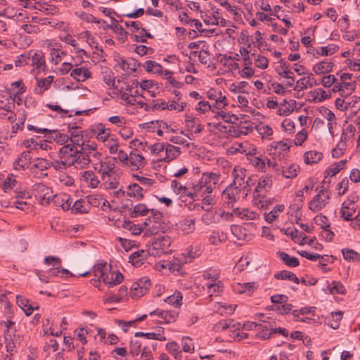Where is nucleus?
I'll return each instance as SVG.
<instances>
[{"mask_svg": "<svg viewBox=\"0 0 360 360\" xmlns=\"http://www.w3.org/2000/svg\"><path fill=\"white\" fill-rule=\"evenodd\" d=\"M16 302L27 316H30L34 309H39V306H32L26 298L20 295L16 296Z\"/></svg>", "mask_w": 360, "mask_h": 360, "instance_id": "obj_36", "label": "nucleus"}, {"mask_svg": "<svg viewBox=\"0 0 360 360\" xmlns=\"http://www.w3.org/2000/svg\"><path fill=\"white\" fill-rule=\"evenodd\" d=\"M275 277L277 279H281V280H288L293 281L295 283H299V279L296 276V275L289 271H281L275 274Z\"/></svg>", "mask_w": 360, "mask_h": 360, "instance_id": "obj_63", "label": "nucleus"}, {"mask_svg": "<svg viewBox=\"0 0 360 360\" xmlns=\"http://www.w3.org/2000/svg\"><path fill=\"white\" fill-rule=\"evenodd\" d=\"M339 50V46L336 44H328L326 46H321L316 49V53L323 56H328L334 54Z\"/></svg>", "mask_w": 360, "mask_h": 360, "instance_id": "obj_52", "label": "nucleus"}, {"mask_svg": "<svg viewBox=\"0 0 360 360\" xmlns=\"http://www.w3.org/2000/svg\"><path fill=\"white\" fill-rule=\"evenodd\" d=\"M236 304H226V303H216L213 307V311L216 313H219L221 315L228 316L232 314L235 309Z\"/></svg>", "mask_w": 360, "mask_h": 360, "instance_id": "obj_37", "label": "nucleus"}, {"mask_svg": "<svg viewBox=\"0 0 360 360\" xmlns=\"http://www.w3.org/2000/svg\"><path fill=\"white\" fill-rule=\"evenodd\" d=\"M102 184L105 189H115L117 188L119 181L113 173L101 176Z\"/></svg>", "mask_w": 360, "mask_h": 360, "instance_id": "obj_41", "label": "nucleus"}, {"mask_svg": "<svg viewBox=\"0 0 360 360\" xmlns=\"http://www.w3.org/2000/svg\"><path fill=\"white\" fill-rule=\"evenodd\" d=\"M320 112L323 117L327 120V127L329 132L333 134V127L336 126V117L335 114L328 108H324L321 110Z\"/></svg>", "mask_w": 360, "mask_h": 360, "instance_id": "obj_35", "label": "nucleus"}, {"mask_svg": "<svg viewBox=\"0 0 360 360\" xmlns=\"http://www.w3.org/2000/svg\"><path fill=\"white\" fill-rule=\"evenodd\" d=\"M150 287V280L146 277L141 278L137 282L132 284L129 295L132 299H138L143 296L148 290Z\"/></svg>", "mask_w": 360, "mask_h": 360, "instance_id": "obj_14", "label": "nucleus"}, {"mask_svg": "<svg viewBox=\"0 0 360 360\" xmlns=\"http://www.w3.org/2000/svg\"><path fill=\"white\" fill-rule=\"evenodd\" d=\"M115 66L126 72H134L136 70V61L132 58H120L117 60Z\"/></svg>", "mask_w": 360, "mask_h": 360, "instance_id": "obj_30", "label": "nucleus"}, {"mask_svg": "<svg viewBox=\"0 0 360 360\" xmlns=\"http://www.w3.org/2000/svg\"><path fill=\"white\" fill-rule=\"evenodd\" d=\"M69 132L70 135L69 136V139L71 141L70 144H74L76 146H80L83 143V136L82 134V131L78 129L77 127H72Z\"/></svg>", "mask_w": 360, "mask_h": 360, "instance_id": "obj_44", "label": "nucleus"}, {"mask_svg": "<svg viewBox=\"0 0 360 360\" xmlns=\"http://www.w3.org/2000/svg\"><path fill=\"white\" fill-rule=\"evenodd\" d=\"M328 290L330 293L335 294H345L346 289L343 284L339 281H333L328 286Z\"/></svg>", "mask_w": 360, "mask_h": 360, "instance_id": "obj_64", "label": "nucleus"}, {"mask_svg": "<svg viewBox=\"0 0 360 360\" xmlns=\"http://www.w3.org/2000/svg\"><path fill=\"white\" fill-rule=\"evenodd\" d=\"M346 162L347 160H342L339 162L332 164L326 170L328 175L330 176L336 175L345 167Z\"/></svg>", "mask_w": 360, "mask_h": 360, "instance_id": "obj_60", "label": "nucleus"}, {"mask_svg": "<svg viewBox=\"0 0 360 360\" xmlns=\"http://www.w3.org/2000/svg\"><path fill=\"white\" fill-rule=\"evenodd\" d=\"M246 170L240 167H235L233 172L232 175L233 178V182L231 186H234L239 188V190H243V186L245 184V179H246Z\"/></svg>", "mask_w": 360, "mask_h": 360, "instance_id": "obj_21", "label": "nucleus"}, {"mask_svg": "<svg viewBox=\"0 0 360 360\" xmlns=\"http://www.w3.org/2000/svg\"><path fill=\"white\" fill-rule=\"evenodd\" d=\"M93 133L98 142L103 144L105 143L106 141L111 138L113 135L111 130L109 128L105 127L103 124H98L94 130Z\"/></svg>", "mask_w": 360, "mask_h": 360, "instance_id": "obj_24", "label": "nucleus"}, {"mask_svg": "<svg viewBox=\"0 0 360 360\" xmlns=\"http://www.w3.org/2000/svg\"><path fill=\"white\" fill-rule=\"evenodd\" d=\"M316 85V80L311 74H307L298 79L293 89L296 91H302Z\"/></svg>", "mask_w": 360, "mask_h": 360, "instance_id": "obj_23", "label": "nucleus"}, {"mask_svg": "<svg viewBox=\"0 0 360 360\" xmlns=\"http://www.w3.org/2000/svg\"><path fill=\"white\" fill-rule=\"evenodd\" d=\"M333 68V63L329 59H325L316 63L312 70L316 75H321L328 74L330 72Z\"/></svg>", "mask_w": 360, "mask_h": 360, "instance_id": "obj_27", "label": "nucleus"}, {"mask_svg": "<svg viewBox=\"0 0 360 360\" xmlns=\"http://www.w3.org/2000/svg\"><path fill=\"white\" fill-rule=\"evenodd\" d=\"M250 86L247 82H240L237 83H231L229 86V90L235 94L239 95L241 94H248Z\"/></svg>", "mask_w": 360, "mask_h": 360, "instance_id": "obj_42", "label": "nucleus"}, {"mask_svg": "<svg viewBox=\"0 0 360 360\" xmlns=\"http://www.w3.org/2000/svg\"><path fill=\"white\" fill-rule=\"evenodd\" d=\"M335 105L342 111H349L352 116L356 115L360 110V98L352 96H343L335 100Z\"/></svg>", "mask_w": 360, "mask_h": 360, "instance_id": "obj_5", "label": "nucleus"}, {"mask_svg": "<svg viewBox=\"0 0 360 360\" xmlns=\"http://www.w3.org/2000/svg\"><path fill=\"white\" fill-rule=\"evenodd\" d=\"M342 318V314L341 311L333 312L328 319V325L333 329H337L340 326Z\"/></svg>", "mask_w": 360, "mask_h": 360, "instance_id": "obj_59", "label": "nucleus"}, {"mask_svg": "<svg viewBox=\"0 0 360 360\" xmlns=\"http://www.w3.org/2000/svg\"><path fill=\"white\" fill-rule=\"evenodd\" d=\"M233 213L235 216L244 220H256L259 218L257 212L246 208H235Z\"/></svg>", "mask_w": 360, "mask_h": 360, "instance_id": "obj_31", "label": "nucleus"}, {"mask_svg": "<svg viewBox=\"0 0 360 360\" xmlns=\"http://www.w3.org/2000/svg\"><path fill=\"white\" fill-rule=\"evenodd\" d=\"M272 183L273 179L271 174H264L262 175L258 180L257 187L255 188V192L258 193V196H262L264 193L270 189L272 186Z\"/></svg>", "mask_w": 360, "mask_h": 360, "instance_id": "obj_17", "label": "nucleus"}, {"mask_svg": "<svg viewBox=\"0 0 360 360\" xmlns=\"http://www.w3.org/2000/svg\"><path fill=\"white\" fill-rule=\"evenodd\" d=\"M241 191L234 186L230 185L223 192L222 198L225 203L232 205L238 198Z\"/></svg>", "mask_w": 360, "mask_h": 360, "instance_id": "obj_26", "label": "nucleus"}, {"mask_svg": "<svg viewBox=\"0 0 360 360\" xmlns=\"http://www.w3.org/2000/svg\"><path fill=\"white\" fill-rule=\"evenodd\" d=\"M27 54V65L33 68L30 70L32 74H38L44 69L45 58L41 51H37L34 53L29 52Z\"/></svg>", "mask_w": 360, "mask_h": 360, "instance_id": "obj_11", "label": "nucleus"}, {"mask_svg": "<svg viewBox=\"0 0 360 360\" xmlns=\"http://www.w3.org/2000/svg\"><path fill=\"white\" fill-rule=\"evenodd\" d=\"M13 108L14 102L10 96L8 95L0 96V108L7 112L8 120L12 121L14 120L15 114L12 111Z\"/></svg>", "mask_w": 360, "mask_h": 360, "instance_id": "obj_22", "label": "nucleus"}, {"mask_svg": "<svg viewBox=\"0 0 360 360\" xmlns=\"http://www.w3.org/2000/svg\"><path fill=\"white\" fill-rule=\"evenodd\" d=\"M93 274L95 278L90 281L91 284L100 290H103L100 286L101 281L108 288H112L121 283L124 280V276L119 271L111 269L104 262H98L94 266Z\"/></svg>", "mask_w": 360, "mask_h": 360, "instance_id": "obj_1", "label": "nucleus"}, {"mask_svg": "<svg viewBox=\"0 0 360 360\" xmlns=\"http://www.w3.org/2000/svg\"><path fill=\"white\" fill-rule=\"evenodd\" d=\"M300 172V166L290 163L286 164L280 168L279 172H275L276 176L281 175L283 177L286 179H294L295 178Z\"/></svg>", "mask_w": 360, "mask_h": 360, "instance_id": "obj_16", "label": "nucleus"}, {"mask_svg": "<svg viewBox=\"0 0 360 360\" xmlns=\"http://www.w3.org/2000/svg\"><path fill=\"white\" fill-rule=\"evenodd\" d=\"M180 148L172 144H167L165 150V156L162 158L165 162H169L176 159L181 154Z\"/></svg>", "mask_w": 360, "mask_h": 360, "instance_id": "obj_32", "label": "nucleus"}, {"mask_svg": "<svg viewBox=\"0 0 360 360\" xmlns=\"http://www.w3.org/2000/svg\"><path fill=\"white\" fill-rule=\"evenodd\" d=\"M259 287L257 282L236 283L233 285V290L238 294L252 295Z\"/></svg>", "mask_w": 360, "mask_h": 360, "instance_id": "obj_18", "label": "nucleus"}, {"mask_svg": "<svg viewBox=\"0 0 360 360\" xmlns=\"http://www.w3.org/2000/svg\"><path fill=\"white\" fill-rule=\"evenodd\" d=\"M347 148V134H342L340 141L336 147L332 150V156L335 158H340Z\"/></svg>", "mask_w": 360, "mask_h": 360, "instance_id": "obj_45", "label": "nucleus"}, {"mask_svg": "<svg viewBox=\"0 0 360 360\" xmlns=\"http://www.w3.org/2000/svg\"><path fill=\"white\" fill-rule=\"evenodd\" d=\"M358 196L356 194L349 195L347 198L342 202L340 209V214L346 221H353V215L355 213L358 201Z\"/></svg>", "mask_w": 360, "mask_h": 360, "instance_id": "obj_9", "label": "nucleus"}, {"mask_svg": "<svg viewBox=\"0 0 360 360\" xmlns=\"http://www.w3.org/2000/svg\"><path fill=\"white\" fill-rule=\"evenodd\" d=\"M32 156L30 151H25L22 153L18 159L13 163V167L15 169H25L29 167L32 164Z\"/></svg>", "mask_w": 360, "mask_h": 360, "instance_id": "obj_20", "label": "nucleus"}, {"mask_svg": "<svg viewBox=\"0 0 360 360\" xmlns=\"http://www.w3.org/2000/svg\"><path fill=\"white\" fill-rule=\"evenodd\" d=\"M49 131L50 133L49 138L53 139L56 143H58L59 145H63V144L65 145V143L69 140V136L65 134L60 133L58 131Z\"/></svg>", "mask_w": 360, "mask_h": 360, "instance_id": "obj_55", "label": "nucleus"}, {"mask_svg": "<svg viewBox=\"0 0 360 360\" xmlns=\"http://www.w3.org/2000/svg\"><path fill=\"white\" fill-rule=\"evenodd\" d=\"M200 255V248L198 245H191L186 252L174 257V264H181L191 262L194 258Z\"/></svg>", "mask_w": 360, "mask_h": 360, "instance_id": "obj_13", "label": "nucleus"}, {"mask_svg": "<svg viewBox=\"0 0 360 360\" xmlns=\"http://www.w3.org/2000/svg\"><path fill=\"white\" fill-rule=\"evenodd\" d=\"M53 202L56 205L61 207L63 210H69L72 204V200L67 194L54 195Z\"/></svg>", "mask_w": 360, "mask_h": 360, "instance_id": "obj_33", "label": "nucleus"}, {"mask_svg": "<svg viewBox=\"0 0 360 360\" xmlns=\"http://www.w3.org/2000/svg\"><path fill=\"white\" fill-rule=\"evenodd\" d=\"M183 295L180 292H176L173 295L167 297L165 301L168 304L178 308L181 306Z\"/></svg>", "mask_w": 360, "mask_h": 360, "instance_id": "obj_54", "label": "nucleus"}, {"mask_svg": "<svg viewBox=\"0 0 360 360\" xmlns=\"http://www.w3.org/2000/svg\"><path fill=\"white\" fill-rule=\"evenodd\" d=\"M83 150H79L78 146L74 144H65L58 152V158H62L66 165L75 168H84L87 166L91 160L89 156Z\"/></svg>", "mask_w": 360, "mask_h": 360, "instance_id": "obj_2", "label": "nucleus"}, {"mask_svg": "<svg viewBox=\"0 0 360 360\" xmlns=\"http://www.w3.org/2000/svg\"><path fill=\"white\" fill-rule=\"evenodd\" d=\"M233 148L236 152L240 153H245L247 155H255L257 149L251 146L248 143H238L236 142L233 144Z\"/></svg>", "mask_w": 360, "mask_h": 360, "instance_id": "obj_38", "label": "nucleus"}, {"mask_svg": "<svg viewBox=\"0 0 360 360\" xmlns=\"http://www.w3.org/2000/svg\"><path fill=\"white\" fill-rule=\"evenodd\" d=\"M250 156V161L251 164L259 172L266 173L269 169H271L274 172L280 171V167L276 161L266 157H258L255 156V155Z\"/></svg>", "mask_w": 360, "mask_h": 360, "instance_id": "obj_6", "label": "nucleus"}, {"mask_svg": "<svg viewBox=\"0 0 360 360\" xmlns=\"http://www.w3.org/2000/svg\"><path fill=\"white\" fill-rule=\"evenodd\" d=\"M143 67L147 72L159 75L162 71V66L153 60H147L143 64Z\"/></svg>", "mask_w": 360, "mask_h": 360, "instance_id": "obj_53", "label": "nucleus"}, {"mask_svg": "<svg viewBox=\"0 0 360 360\" xmlns=\"http://www.w3.org/2000/svg\"><path fill=\"white\" fill-rule=\"evenodd\" d=\"M186 127L188 129L195 134L200 133L203 129V126L200 123L199 120L194 118L186 120Z\"/></svg>", "mask_w": 360, "mask_h": 360, "instance_id": "obj_56", "label": "nucleus"}, {"mask_svg": "<svg viewBox=\"0 0 360 360\" xmlns=\"http://www.w3.org/2000/svg\"><path fill=\"white\" fill-rule=\"evenodd\" d=\"M93 167L101 176L114 173L115 164L110 160L105 159L104 160L95 162L93 163Z\"/></svg>", "mask_w": 360, "mask_h": 360, "instance_id": "obj_19", "label": "nucleus"}, {"mask_svg": "<svg viewBox=\"0 0 360 360\" xmlns=\"http://www.w3.org/2000/svg\"><path fill=\"white\" fill-rule=\"evenodd\" d=\"M240 327V323H234L233 320H223L216 323L214 329L217 332H220L229 328H233V330L239 329Z\"/></svg>", "mask_w": 360, "mask_h": 360, "instance_id": "obj_39", "label": "nucleus"}, {"mask_svg": "<svg viewBox=\"0 0 360 360\" xmlns=\"http://www.w3.org/2000/svg\"><path fill=\"white\" fill-rule=\"evenodd\" d=\"M75 68L70 72V76L77 82H84L91 77V72L86 68L75 65Z\"/></svg>", "mask_w": 360, "mask_h": 360, "instance_id": "obj_28", "label": "nucleus"}, {"mask_svg": "<svg viewBox=\"0 0 360 360\" xmlns=\"http://www.w3.org/2000/svg\"><path fill=\"white\" fill-rule=\"evenodd\" d=\"M278 74L283 78L294 81L293 72L291 70L290 64L282 63L276 69Z\"/></svg>", "mask_w": 360, "mask_h": 360, "instance_id": "obj_48", "label": "nucleus"}, {"mask_svg": "<svg viewBox=\"0 0 360 360\" xmlns=\"http://www.w3.org/2000/svg\"><path fill=\"white\" fill-rule=\"evenodd\" d=\"M33 194L39 200L41 205H47L51 200L53 201L52 190L43 184H36L32 187Z\"/></svg>", "mask_w": 360, "mask_h": 360, "instance_id": "obj_12", "label": "nucleus"}, {"mask_svg": "<svg viewBox=\"0 0 360 360\" xmlns=\"http://www.w3.org/2000/svg\"><path fill=\"white\" fill-rule=\"evenodd\" d=\"M322 158V153L316 150L306 152L304 155V162L307 165L316 164Z\"/></svg>", "mask_w": 360, "mask_h": 360, "instance_id": "obj_47", "label": "nucleus"}, {"mask_svg": "<svg viewBox=\"0 0 360 360\" xmlns=\"http://www.w3.org/2000/svg\"><path fill=\"white\" fill-rule=\"evenodd\" d=\"M171 245V240L167 236H160L157 237L150 248H149V254L154 257H160L163 254L167 253Z\"/></svg>", "mask_w": 360, "mask_h": 360, "instance_id": "obj_7", "label": "nucleus"}, {"mask_svg": "<svg viewBox=\"0 0 360 360\" xmlns=\"http://www.w3.org/2000/svg\"><path fill=\"white\" fill-rule=\"evenodd\" d=\"M146 164V160L138 150H131L129 153L128 165L126 166V168L138 170L144 167Z\"/></svg>", "mask_w": 360, "mask_h": 360, "instance_id": "obj_15", "label": "nucleus"}, {"mask_svg": "<svg viewBox=\"0 0 360 360\" xmlns=\"http://www.w3.org/2000/svg\"><path fill=\"white\" fill-rule=\"evenodd\" d=\"M295 106V101H283L278 105L277 114L280 116H288L293 112Z\"/></svg>", "mask_w": 360, "mask_h": 360, "instance_id": "obj_40", "label": "nucleus"}, {"mask_svg": "<svg viewBox=\"0 0 360 360\" xmlns=\"http://www.w3.org/2000/svg\"><path fill=\"white\" fill-rule=\"evenodd\" d=\"M129 215L131 217L148 215L150 222H152L153 219L155 223L150 228L152 229L151 233L155 234L158 232V226L160 225L159 224L162 218V214L160 212L148 208L146 204L139 203L130 209Z\"/></svg>", "mask_w": 360, "mask_h": 360, "instance_id": "obj_3", "label": "nucleus"}, {"mask_svg": "<svg viewBox=\"0 0 360 360\" xmlns=\"http://www.w3.org/2000/svg\"><path fill=\"white\" fill-rule=\"evenodd\" d=\"M143 190L137 184H131L127 188V195L131 198H134L136 200H141L143 197Z\"/></svg>", "mask_w": 360, "mask_h": 360, "instance_id": "obj_43", "label": "nucleus"}, {"mask_svg": "<svg viewBox=\"0 0 360 360\" xmlns=\"http://www.w3.org/2000/svg\"><path fill=\"white\" fill-rule=\"evenodd\" d=\"M343 258L349 262L360 261V254L354 250L349 248H343L342 250Z\"/></svg>", "mask_w": 360, "mask_h": 360, "instance_id": "obj_51", "label": "nucleus"}, {"mask_svg": "<svg viewBox=\"0 0 360 360\" xmlns=\"http://www.w3.org/2000/svg\"><path fill=\"white\" fill-rule=\"evenodd\" d=\"M103 146L108 149L110 155H115L117 153V149L120 147V141L117 136L113 134Z\"/></svg>", "mask_w": 360, "mask_h": 360, "instance_id": "obj_50", "label": "nucleus"}, {"mask_svg": "<svg viewBox=\"0 0 360 360\" xmlns=\"http://www.w3.org/2000/svg\"><path fill=\"white\" fill-rule=\"evenodd\" d=\"M221 63H223L224 65L226 66L231 72L237 71L238 72L240 69L239 63L236 61H233L231 56H224L221 59Z\"/></svg>", "mask_w": 360, "mask_h": 360, "instance_id": "obj_58", "label": "nucleus"}, {"mask_svg": "<svg viewBox=\"0 0 360 360\" xmlns=\"http://www.w3.org/2000/svg\"><path fill=\"white\" fill-rule=\"evenodd\" d=\"M179 228L185 233H193L195 231V219L186 218L181 220L179 224Z\"/></svg>", "mask_w": 360, "mask_h": 360, "instance_id": "obj_49", "label": "nucleus"}, {"mask_svg": "<svg viewBox=\"0 0 360 360\" xmlns=\"http://www.w3.org/2000/svg\"><path fill=\"white\" fill-rule=\"evenodd\" d=\"M203 290L209 297H212L214 295H219L224 289L223 283L221 281L216 282H205L202 285Z\"/></svg>", "mask_w": 360, "mask_h": 360, "instance_id": "obj_25", "label": "nucleus"}, {"mask_svg": "<svg viewBox=\"0 0 360 360\" xmlns=\"http://www.w3.org/2000/svg\"><path fill=\"white\" fill-rule=\"evenodd\" d=\"M181 343L182 349L184 352L193 353L195 351V344L193 340L188 336L181 338Z\"/></svg>", "mask_w": 360, "mask_h": 360, "instance_id": "obj_62", "label": "nucleus"}, {"mask_svg": "<svg viewBox=\"0 0 360 360\" xmlns=\"http://www.w3.org/2000/svg\"><path fill=\"white\" fill-rule=\"evenodd\" d=\"M53 76H49L46 78H43L41 79L37 80V86L38 89H37V91L38 94H42L44 91L47 90L51 83L53 82Z\"/></svg>", "mask_w": 360, "mask_h": 360, "instance_id": "obj_61", "label": "nucleus"}, {"mask_svg": "<svg viewBox=\"0 0 360 360\" xmlns=\"http://www.w3.org/2000/svg\"><path fill=\"white\" fill-rule=\"evenodd\" d=\"M278 256L280 259L290 267H295L299 265V260L295 257H292L284 252H278Z\"/></svg>", "mask_w": 360, "mask_h": 360, "instance_id": "obj_57", "label": "nucleus"}, {"mask_svg": "<svg viewBox=\"0 0 360 360\" xmlns=\"http://www.w3.org/2000/svg\"><path fill=\"white\" fill-rule=\"evenodd\" d=\"M179 195L183 202H186L188 198L192 202L198 200L199 198L197 191L193 189V186L191 188L186 186L185 191H182Z\"/></svg>", "mask_w": 360, "mask_h": 360, "instance_id": "obj_46", "label": "nucleus"}, {"mask_svg": "<svg viewBox=\"0 0 360 360\" xmlns=\"http://www.w3.org/2000/svg\"><path fill=\"white\" fill-rule=\"evenodd\" d=\"M81 179L84 181L89 187L96 188L100 184L98 177L90 170L80 172Z\"/></svg>", "mask_w": 360, "mask_h": 360, "instance_id": "obj_29", "label": "nucleus"}, {"mask_svg": "<svg viewBox=\"0 0 360 360\" xmlns=\"http://www.w3.org/2000/svg\"><path fill=\"white\" fill-rule=\"evenodd\" d=\"M219 181V174L206 172L202 174L200 180L193 184V189L197 191L199 197L204 196L212 193Z\"/></svg>", "mask_w": 360, "mask_h": 360, "instance_id": "obj_4", "label": "nucleus"}, {"mask_svg": "<svg viewBox=\"0 0 360 360\" xmlns=\"http://www.w3.org/2000/svg\"><path fill=\"white\" fill-rule=\"evenodd\" d=\"M50 167L51 163L48 160L37 158L32 160L29 171L34 177L41 179L47 176L46 171Z\"/></svg>", "mask_w": 360, "mask_h": 360, "instance_id": "obj_8", "label": "nucleus"}, {"mask_svg": "<svg viewBox=\"0 0 360 360\" xmlns=\"http://www.w3.org/2000/svg\"><path fill=\"white\" fill-rule=\"evenodd\" d=\"M329 198V192L325 188H321L309 202V209L314 212L321 210L328 203Z\"/></svg>", "mask_w": 360, "mask_h": 360, "instance_id": "obj_10", "label": "nucleus"}, {"mask_svg": "<svg viewBox=\"0 0 360 360\" xmlns=\"http://www.w3.org/2000/svg\"><path fill=\"white\" fill-rule=\"evenodd\" d=\"M212 112L214 114V117L217 120H221L231 124H236L238 121L237 115L226 112L223 109L219 110H212Z\"/></svg>", "mask_w": 360, "mask_h": 360, "instance_id": "obj_34", "label": "nucleus"}]
</instances>
